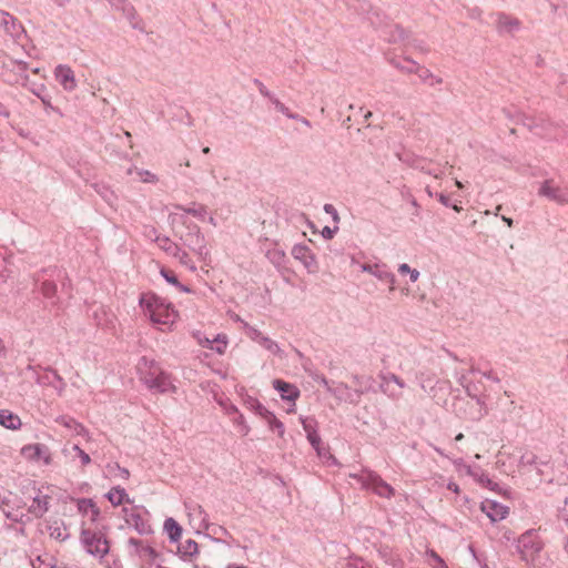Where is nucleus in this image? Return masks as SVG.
Instances as JSON below:
<instances>
[{
	"mask_svg": "<svg viewBox=\"0 0 568 568\" xmlns=\"http://www.w3.org/2000/svg\"><path fill=\"white\" fill-rule=\"evenodd\" d=\"M140 381L153 393L174 392L170 374L163 371L154 359L142 357L138 364Z\"/></svg>",
	"mask_w": 568,
	"mask_h": 568,
	"instance_id": "nucleus-1",
	"label": "nucleus"
},
{
	"mask_svg": "<svg viewBox=\"0 0 568 568\" xmlns=\"http://www.w3.org/2000/svg\"><path fill=\"white\" fill-rule=\"evenodd\" d=\"M139 302L155 325L170 328L179 317V313L172 304L155 294H142Z\"/></svg>",
	"mask_w": 568,
	"mask_h": 568,
	"instance_id": "nucleus-2",
	"label": "nucleus"
},
{
	"mask_svg": "<svg viewBox=\"0 0 568 568\" xmlns=\"http://www.w3.org/2000/svg\"><path fill=\"white\" fill-rule=\"evenodd\" d=\"M80 540L88 554L103 558L110 551L109 540L101 531L82 528Z\"/></svg>",
	"mask_w": 568,
	"mask_h": 568,
	"instance_id": "nucleus-3",
	"label": "nucleus"
},
{
	"mask_svg": "<svg viewBox=\"0 0 568 568\" xmlns=\"http://www.w3.org/2000/svg\"><path fill=\"white\" fill-rule=\"evenodd\" d=\"M458 383L463 386L467 396L471 398V402L468 403L470 406L469 412L466 413L465 417L470 420L478 422L487 416L489 408L487 406L485 396H479L473 393L471 384L467 382L465 374H462L458 377Z\"/></svg>",
	"mask_w": 568,
	"mask_h": 568,
	"instance_id": "nucleus-4",
	"label": "nucleus"
},
{
	"mask_svg": "<svg viewBox=\"0 0 568 568\" xmlns=\"http://www.w3.org/2000/svg\"><path fill=\"white\" fill-rule=\"evenodd\" d=\"M356 478L359 484L366 488L372 489L376 495L384 498H392L395 494L394 488L384 481L379 475L371 470H362L359 474L351 475Z\"/></svg>",
	"mask_w": 568,
	"mask_h": 568,
	"instance_id": "nucleus-5",
	"label": "nucleus"
},
{
	"mask_svg": "<svg viewBox=\"0 0 568 568\" xmlns=\"http://www.w3.org/2000/svg\"><path fill=\"white\" fill-rule=\"evenodd\" d=\"M538 195L558 205L568 204V186L558 184L554 179H546L541 182Z\"/></svg>",
	"mask_w": 568,
	"mask_h": 568,
	"instance_id": "nucleus-6",
	"label": "nucleus"
},
{
	"mask_svg": "<svg viewBox=\"0 0 568 568\" xmlns=\"http://www.w3.org/2000/svg\"><path fill=\"white\" fill-rule=\"evenodd\" d=\"M517 549L523 560L532 561L541 550V542L535 531L528 530L519 537Z\"/></svg>",
	"mask_w": 568,
	"mask_h": 568,
	"instance_id": "nucleus-7",
	"label": "nucleus"
},
{
	"mask_svg": "<svg viewBox=\"0 0 568 568\" xmlns=\"http://www.w3.org/2000/svg\"><path fill=\"white\" fill-rule=\"evenodd\" d=\"M182 240L184 241L185 245H187L200 256H206L209 254V251L206 250L205 237L196 224L187 225V233L182 235Z\"/></svg>",
	"mask_w": 568,
	"mask_h": 568,
	"instance_id": "nucleus-8",
	"label": "nucleus"
},
{
	"mask_svg": "<svg viewBox=\"0 0 568 568\" xmlns=\"http://www.w3.org/2000/svg\"><path fill=\"white\" fill-rule=\"evenodd\" d=\"M122 513L128 525L133 526L140 535H146L152 531L148 520L140 514L138 507H123Z\"/></svg>",
	"mask_w": 568,
	"mask_h": 568,
	"instance_id": "nucleus-9",
	"label": "nucleus"
},
{
	"mask_svg": "<svg viewBox=\"0 0 568 568\" xmlns=\"http://www.w3.org/2000/svg\"><path fill=\"white\" fill-rule=\"evenodd\" d=\"M292 255L304 265L308 273H315L318 271V264L315 255L307 245L295 244L292 248Z\"/></svg>",
	"mask_w": 568,
	"mask_h": 568,
	"instance_id": "nucleus-10",
	"label": "nucleus"
},
{
	"mask_svg": "<svg viewBox=\"0 0 568 568\" xmlns=\"http://www.w3.org/2000/svg\"><path fill=\"white\" fill-rule=\"evenodd\" d=\"M54 77L59 84L68 92L77 88V80L73 70L67 64H59L54 69Z\"/></svg>",
	"mask_w": 568,
	"mask_h": 568,
	"instance_id": "nucleus-11",
	"label": "nucleus"
},
{
	"mask_svg": "<svg viewBox=\"0 0 568 568\" xmlns=\"http://www.w3.org/2000/svg\"><path fill=\"white\" fill-rule=\"evenodd\" d=\"M361 270L363 272L372 274L379 281L387 282L389 284V292L395 291L396 277L392 272H389L386 268V266H381L378 264H362Z\"/></svg>",
	"mask_w": 568,
	"mask_h": 568,
	"instance_id": "nucleus-12",
	"label": "nucleus"
},
{
	"mask_svg": "<svg viewBox=\"0 0 568 568\" xmlns=\"http://www.w3.org/2000/svg\"><path fill=\"white\" fill-rule=\"evenodd\" d=\"M0 29L13 39H19L24 32L18 19L7 11H0Z\"/></svg>",
	"mask_w": 568,
	"mask_h": 568,
	"instance_id": "nucleus-13",
	"label": "nucleus"
},
{
	"mask_svg": "<svg viewBox=\"0 0 568 568\" xmlns=\"http://www.w3.org/2000/svg\"><path fill=\"white\" fill-rule=\"evenodd\" d=\"M481 510L493 523L505 519L509 513V508L507 506L489 499L481 503Z\"/></svg>",
	"mask_w": 568,
	"mask_h": 568,
	"instance_id": "nucleus-14",
	"label": "nucleus"
},
{
	"mask_svg": "<svg viewBox=\"0 0 568 568\" xmlns=\"http://www.w3.org/2000/svg\"><path fill=\"white\" fill-rule=\"evenodd\" d=\"M273 387L281 394L284 400L295 402L300 396V390L294 385L282 379H274Z\"/></svg>",
	"mask_w": 568,
	"mask_h": 568,
	"instance_id": "nucleus-15",
	"label": "nucleus"
},
{
	"mask_svg": "<svg viewBox=\"0 0 568 568\" xmlns=\"http://www.w3.org/2000/svg\"><path fill=\"white\" fill-rule=\"evenodd\" d=\"M338 400L348 402V403H357V399L362 395V392H355L354 394L351 392L349 387L344 383H336L331 393Z\"/></svg>",
	"mask_w": 568,
	"mask_h": 568,
	"instance_id": "nucleus-16",
	"label": "nucleus"
},
{
	"mask_svg": "<svg viewBox=\"0 0 568 568\" xmlns=\"http://www.w3.org/2000/svg\"><path fill=\"white\" fill-rule=\"evenodd\" d=\"M49 500L50 497L48 495H41L39 493L33 497L32 504L29 507V513L36 518H41L49 510Z\"/></svg>",
	"mask_w": 568,
	"mask_h": 568,
	"instance_id": "nucleus-17",
	"label": "nucleus"
},
{
	"mask_svg": "<svg viewBox=\"0 0 568 568\" xmlns=\"http://www.w3.org/2000/svg\"><path fill=\"white\" fill-rule=\"evenodd\" d=\"M48 530L51 538L61 542L65 541L70 537L64 523L60 519L50 521L48 525Z\"/></svg>",
	"mask_w": 568,
	"mask_h": 568,
	"instance_id": "nucleus-18",
	"label": "nucleus"
},
{
	"mask_svg": "<svg viewBox=\"0 0 568 568\" xmlns=\"http://www.w3.org/2000/svg\"><path fill=\"white\" fill-rule=\"evenodd\" d=\"M0 425L8 429H19L22 425L21 419L18 415L13 414L8 409L0 410Z\"/></svg>",
	"mask_w": 568,
	"mask_h": 568,
	"instance_id": "nucleus-19",
	"label": "nucleus"
},
{
	"mask_svg": "<svg viewBox=\"0 0 568 568\" xmlns=\"http://www.w3.org/2000/svg\"><path fill=\"white\" fill-rule=\"evenodd\" d=\"M105 496L114 507L120 506L123 503H132L125 489L120 486L113 487Z\"/></svg>",
	"mask_w": 568,
	"mask_h": 568,
	"instance_id": "nucleus-20",
	"label": "nucleus"
},
{
	"mask_svg": "<svg viewBox=\"0 0 568 568\" xmlns=\"http://www.w3.org/2000/svg\"><path fill=\"white\" fill-rule=\"evenodd\" d=\"M22 452L24 454H28L30 457L36 458V459L43 458L45 464L50 463L49 450H48V448L44 445H41V444L29 445V446H26L22 449Z\"/></svg>",
	"mask_w": 568,
	"mask_h": 568,
	"instance_id": "nucleus-21",
	"label": "nucleus"
},
{
	"mask_svg": "<svg viewBox=\"0 0 568 568\" xmlns=\"http://www.w3.org/2000/svg\"><path fill=\"white\" fill-rule=\"evenodd\" d=\"M129 545L135 548V554L141 557H149L150 559H154L158 556V552L151 547L142 544L140 539L130 538Z\"/></svg>",
	"mask_w": 568,
	"mask_h": 568,
	"instance_id": "nucleus-22",
	"label": "nucleus"
},
{
	"mask_svg": "<svg viewBox=\"0 0 568 568\" xmlns=\"http://www.w3.org/2000/svg\"><path fill=\"white\" fill-rule=\"evenodd\" d=\"M114 10L122 12V14L131 22L133 23L136 12L134 7L128 1V0H118L114 2V6L112 7ZM135 27L134 24H132Z\"/></svg>",
	"mask_w": 568,
	"mask_h": 568,
	"instance_id": "nucleus-23",
	"label": "nucleus"
},
{
	"mask_svg": "<svg viewBox=\"0 0 568 568\" xmlns=\"http://www.w3.org/2000/svg\"><path fill=\"white\" fill-rule=\"evenodd\" d=\"M164 530L168 532L171 541H178L182 536V527L173 518H168L164 521Z\"/></svg>",
	"mask_w": 568,
	"mask_h": 568,
	"instance_id": "nucleus-24",
	"label": "nucleus"
},
{
	"mask_svg": "<svg viewBox=\"0 0 568 568\" xmlns=\"http://www.w3.org/2000/svg\"><path fill=\"white\" fill-rule=\"evenodd\" d=\"M31 91H32L33 94H36L41 100V102L43 103V105H44L47 111L51 110V111L60 113V110L54 108L51 104L50 95L44 94V91H45L44 84H39L36 88H32Z\"/></svg>",
	"mask_w": 568,
	"mask_h": 568,
	"instance_id": "nucleus-25",
	"label": "nucleus"
},
{
	"mask_svg": "<svg viewBox=\"0 0 568 568\" xmlns=\"http://www.w3.org/2000/svg\"><path fill=\"white\" fill-rule=\"evenodd\" d=\"M154 242H156L159 247L168 254L172 256L179 254V246L168 236H155Z\"/></svg>",
	"mask_w": 568,
	"mask_h": 568,
	"instance_id": "nucleus-26",
	"label": "nucleus"
},
{
	"mask_svg": "<svg viewBox=\"0 0 568 568\" xmlns=\"http://www.w3.org/2000/svg\"><path fill=\"white\" fill-rule=\"evenodd\" d=\"M262 418L268 424L272 430L277 432L278 436L283 437L285 433L284 424L277 419L272 412L268 410Z\"/></svg>",
	"mask_w": 568,
	"mask_h": 568,
	"instance_id": "nucleus-27",
	"label": "nucleus"
},
{
	"mask_svg": "<svg viewBox=\"0 0 568 568\" xmlns=\"http://www.w3.org/2000/svg\"><path fill=\"white\" fill-rule=\"evenodd\" d=\"M519 21L517 19H513L508 16L500 14L498 17V28L500 31L511 32L515 29H518Z\"/></svg>",
	"mask_w": 568,
	"mask_h": 568,
	"instance_id": "nucleus-28",
	"label": "nucleus"
},
{
	"mask_svg": "<svg viewBox=\"0 0 568 568\" xmlns=\"http://www.w3.org/2000/svg\"><path fill=\"white\" fill-rule=\"evenodd\" d=\"M262 347H264L266 351H268L271 354L275 355V356H278V357H283L284 356V352L283 349L280 347V345L271 339L270 337H261V344H260Z\"/></svg>",
	"mask_w": 568,
	"mask_h": 568,
	"instance_id": "nucleus-29",
	"label": "nucleus"
},
{
	"mask_svg": "<svg viewBox=\"0 0 568 568\" xmlns=\"http://www.w3.org/2000/svg\"><path fill=\"white\" fill-rule=\"evenodd\" d=\"M244 405L247 409L254 412L261 417H263L268 412V409L264 407L256 398L251 396L245 398Z\"/></svg>",
	"mask_w": 568,
	"mask_h": 568,
	"instance_id": "nucleus-30",
	"label": "nucleus"
},
{
	"mask_svg": "<svg viewBox=\"0 0 568 568\" xmlns=\"http://www.w3.org/2000/svg\"><path fill=\"white\" fill-rule=\"evenodd\" d=\"M432 161H429L430 163ZM427 163L428 161L426 159H422V158H418V159H415L413 162H412V166L428 174V175H432L434 176L435 179H440V174H437L436 173V170H432L427 166Z\"/></svg>",
	"mask_w": 568,
	"mask_h": 568,
	"instance_id": "nucleus-31",
	"label": "nucleus"
},
{
	"mask_svg": "<svg viewBox=\"0 0 568 568\" xmlns=\"http://www.w3.org/2000/svg\"><path fill=\"white\" fill-rule=\"evenodd\" d=\"M416 378L419 381V385H420L422 389H424L425 392L427 390L428 387L430 389H433L434 383H435V378H434L433 374H430L428 372H419L416 375Z\"/></svg>",
	"mask_w": 568,
	"mask_h": 568,
	"instance_id": "nucleus-32",
	"label": "nucleus"
},
{
	"mask_svg": "<svg viewBox=\"0 0 568 568\" xmlns=\"http://www.w3.org/2000/svg\"><path fill=\"white\" fill-rule=\"evenodd\" d=\"M175 209L183 211L187 214H192L193 216L199 217V219H204V216L206 214V207L204 205H197L196 207L195 206L184 207L183 205L178 204V205H175Z\"/></svg>",
	"mask_w": 568,
	"mask_h": 568,
	"instance_id": "nucleus-33",
	"label": "nucleus"
},
{
	"mask_svg": "<svg viewBox=\"0 0 568 568\" xmlns=\"http://www.w3.org/2000/svg\"><path fill=\"white\" fill-rule=\"evenodd\" d=\"M479 484L487 487L490 490L499 491V485L495 481H493L487 474H485L483 470L479 471L477 478H475Z\"/></svg>",
	"mask_w": 568,
	"mask_h": 568,
	"instance_id": "nucleus-34",
	"label": "nucleus"
},
{
	"mask_svg": "<svg viewBox=\"0 0 568 568\" xmlns=\"http://www.w3.org/2000/svg\"><path fill=\"white\" fill-rule=\"evenodd\" d=\"M407 73H416L419 77V79L424 82H427L428 80L430 81L432 78H434V74L429 69L420 67L418 64L416 68L407 69Z\"/></svg>",
	"mask_w": 568,
	"mask_h": 568,
	"instance_id": "nucleus-35",
	"label": "nucleus"
},
{
	"mask_svg": "<svg viewBox=\"0 0 568 568\" xmlns=\"http://www.w3.org/2000/svg\"><path fill=\"white\" fill-rule=\"evenodd\" d=\"M40 290L43 296L49 300L53 298L57 294V285L51 281L42 282Z\"/></svg>",
	"mask_w": 568,
	"mask_h": 568,
	"instance_id": "nucleus-36",
	"label": "nucleus"
},
{
	"mask_svg": "<svg viewBox=\"0 0 568 568\" xmlns=\"http://www.w3.org/2000/svg\"><path fill=\"white\" fill-rule=\"evenodd\" d=\"M398 272H399L400 274H403V275H404V274H409V278H410V282H412V283L417 282V281H418V278H419V275H420V274H419V272H418L417 270H415V268H410V266H409L408 264H406V263H403V264H400V265L398 266Z\"/></svg>",
	"mask_w": 568,
	"mask_h": 568,
	"instance_id": "nucleus-37",
	"label": "nucleus"
},
{
	"mask_svg": "<svg viewBox=\"0 0 568 568\" xmlns=\"http://www.w3.org/2000/svg\"><path fill=\"white\" fill-rule=\"evenodd\" d=\"M95 503L90 498H81L78 500L77 506L79 513L82 515H87L91 511L92 508H94Z\"/></svg>",
	"mask_w": 568,
	"mask_h": 568,
	"instance_id": "nucleus-38",
	"label": "nucleus"
},
{
	"mask_svg": "<svg viewBox=\"0 0 568 568\" xmlns=\"http://www.w3.org/2000/svg\"><path fill=\"white\" fill-rule=\"evenodd\" d=\"M381 389L384 394H386L392 399H399L402 397V392L399 389L393 388L386 382L381 383Z\"/></svg>",
	"mask_w": 568,
	"mask_h": 568,
	"instance_id": "nucleus-39",
	"label": "nucleus"
},
{
	"mask_svg": "<svg viewBox=\"0 0 568 568\" xmlns=\"http://www.w3.org/2000/svg\"><path fill=\"white\" fill-rule=\"evenodd\" d=\"M392 64L402 70V71H405L407 72V69H413V68H416L417 67V63L410 59H407L405 58L403 61H399V60H393L392 61Z\"/></svg>",
	"mask_w": 568,
	"mask_h": 568,
	"instance_id": "nucleus-40",
	"label": "nucleus"
},
{
	"mask_svg": "<svg viewBox=\"0 0 568 568\" xmlns=\"http://www.w3.org/2000/svg\"><path fill=\"white\" fill-rule=\"evenodd\" d=\"M381 379H382V382H386L388 385H390V383L396 384V386L399 389H402V388H404L406 386L404 381L402 378H399L397 375L393 374V373H388L386 375H382Z\"/></svg>",
	"mask_w": 568,
	"mask_h": 568,
	"instance_id": "nucleus-41",
	"label": "nucleus"
},
{
	"mask_svg": "<svg viewBox=\"0 0 568 568\" xmlns=\"http://www.w3.org/2000/svg\"><path fill=\"white\" fill-rule=\"evenodd\" d=\"M300 419H301L304 430L306 432V435L317 433V430H316L317 423L314 418L301 417Z\"/></svg>",
	"mask_w": 568,
	"mask_h": 568,
	"instance_id": "nucleus-42",
	"label": "nucleus"
},
{
	"mask_svg": "<svg viewBox=\"0 0 568 568\" xmlns=\"http://www.w3.org/2000/svg\"><path fill=\"white\" fill-rule=\"evenodd\" d=\"M210 343V341H207ZM210 348L215 351L219 354H223L226 348V341L225 337L221 339V336L219 335L213 342H211Z\"/></svg>",
	"mask_w": 568,
	"mask_h": 568,
	"instance_id": "nucleus-43",
	"label": "nucleus"
},
{
	"mask_svg": "<svg viewBox=\"0 0 568 568\" xmlns=\"http://www.w3.org/2000/svg\"><path fill=\"white\" fill-rule=\"evenodd\" d=\"M173 256L179 258L180 263L187 266L190 270L194 271L196 268L195 265L191 263L189 254L185 251L181 250L180 247H179V254L173 255Z\"/></svg>",
	"mask_w": 568,
	"mask_h": 568,
	"instance_id": "nucleus-44",
	"label": "nucleus"
},
{
	"mask_svg": "<svg viewBox=\"0 0 568 568\" xmlns=\"http://www.w3.org/2000/svg\"><path fill=\"white\" fill-rule=\"evenodd\" d=\"M406 38L405 30L400 28L399 26L394 27V31H392L390 36L388 37L389 42H397L400 40H404Z\"/></svg>",
	"mask_w": 568,
	"mask_h": 568,
	"instance_id": "nucleus-45",
	"label": "nucleus"
},
{
	"mask_svg": "<svg viewBox=\"0 0 568 568\" xmlns=\"http://www.w3.org/2000/svg\"><path fill=\"white\" fill-rule=\"evenodd\" d=\"M345 568H372L364 559L355 557L351 558Z\"/></svg>",
	"mask_w": 568,
	"mask_h": 568,
	"instance_id": "nucleus-46",
	"label": "nucleus"
},
{
	"mask_svg": "<svg viewBox=\"0 0 568 568\" xmlns=\"http://www.w3.org/2000/svg\"><path fill=\"white\" fill-rule=\"evenodd\" d=\"M307 439H308L310 444L312 445V447L321 456L322 455V449H321L322 439H321L320 435L317 433L307 435Z\"/></svg>",
	"mask_w": 568,
	"mask_h": 568,
	"instance_id": "nucleus-47",
	"label": "nucleus"
},
{
	"mask_svg": "<svg viewBox=\"0 0 568 568\" xmlns=\"http://www.w3.org/2000/svg\"><path fill=\"white\" fill-rule=\"evenodd\" d=\"M55 423H58L71 430L74 427L77 420L70 416L61 415L55 418Z\"/></svg>",
	"mask_w": 568,
	"mask_h": 568,
	"instance_id": "nucleus-48",
	"label": "nucleus"
},
{
	"mask_svg": "<svg viewBox=\"0 0 568 568\" xmlns=\"http://www.w3.org/2000/svg\"><path fill=\"white\" fill-rule=\"evenodd\" d=\"M254 84L257 87L261 95H263L264 98H267L268 100L274 98V94L258 79L254 80Z\"/></svg>",
	"mask_w": 568,
	"mask_h": 568,
	"instance_id": "nucleus-49",
	"label": "nucleus"
},
{
	"mask_svg": "<svg viewBox=\"0 0 568 568\" xmlns=\"http://www.w3.org/2000/svg\"><path fill=\"white\" fill-rule=\"evenodd\" d=\"M72 449H73V450L78 454V456L80 457L82 465H84V466H85V465H88V464H90V463H91V458H90L89 454H87L83 449H81V448L79 447V445H74V446L72 447Z\"/></svg>",
	"mask_w": 568,
	"mask_h": 568,
	"instance_id": "nucleus-50",
	"label": "nucleus"
},
{
	"mask_svg": "<svg viewBox=\"0 0 568 568\" xmlns=\"http://www.w3.org/2000/svg\"><path fill=\"white\" fill-rule=\"evenodd\" d=\"M139 175L141 176V180L145 183L158 182L156 175L151 173L150 171H141V172H139Z\"/></svg>",
	"mask_w": 568,
	"mask_h": 568,
	"instance_id": "nucleus-51",
	"label": "nucleus"
},
{
	"mask_svg": "<svg viewBox=\"0 0 568 568\" xmlns=\"http://www.w3.org/2000/svg\"><path fill=\"white\" fill-rule=\"evenodd\" d=\"M161 275L165 278L166 282L173 284V285H176L179 284V280L176 277V275L171 272V271H166L164 268L161 270Z\"/></svg>",
	"mask_w": 568,
	"mask_h": 568,
	"instance_id": "nucleus-52",
	"label": "nucleus"
},
{
	"mask_svg": "<svg viewBox=\"0 0 568 568\" xmlns=\"http://www.w3.org/2000/svg\"><path fill=\"white\" fill-rule=\"evenodd\" d=\"M325 213L329 214L334 222H339V214L333 204L324 205Z\"/></svg>",
	"mask_w": 568,
	"mask_h": 568,
	"instance_id": "nucleus-53",
	"label": "nucleus"
},
{
	"mask_svg": "<svg viewBox=\"0 0 568 568\" xmlns=\"http://www.w3.org/2000/svg\"><path fill=\"white\" fill-rule=\"evenodd\" d=\"M49 372L52 374V378H53L57 383L61 384V387H57V390L59 392V394H61V393L64 390V388H65V382H64V379H63V378H62V377L57 373V371H54V369H49Z\"/></svg>",
	"mask_w": 568,
	"mask_h": 568,
	"instance_id": "nucleus-54",
	"label": "nucleus"
},
{
	"mask_svg": "<svg viewBox=\"0 0 568 568\" xmlns=\"http://www.w3.org/2000/svg\"><path fill=\"white\" fill-rule=\"evenodd\" d=\"M270 102L275 106V109L281 112L282 114L287 113V106H285L284 103H282L275 95L270 100Z\"/></svg>",
	"mask_w": 568,
	"mask_h": 568,
	"instance_id": "nucleus-55",
	"label": "nucleus"
},
{
	"mask_svg": "<svg viewBox=\"0 0 568 568\" xmlns=\"http://www.w3.org/2000/svg\"><path fill=\"white\" fill-rule=\"evenodd\" d=\"M536 455L534 454H524L521 457H520V460H519V464L523 465V466H526V465H532L535 464L536 462Z\"/></svg>",
	"mask_w": 568,
	"mask_h": 568,
	"instance_id": "nucleus-56",
	"label": "nucleus"
},
{
	"mask_svg": "<svg viewBox=\"0 0 568 568\" xmlns=\"http://www.w3.org/2000/svg\"><path fill=\"white\" fill-rule=\"evenodd\" d=\"M248 336L256 343L261 344V337H265L258 329L250 327Z\"/></svg>",
	"mask_w": 568,
	"mask_h": 568,
	"instance_id": "nucleus-57",
	"label": "nucleus"
},
{
	"mask_svg": "<svg viewBox=\"0 0 568 568\" xmlns=\"http://www.w3.org/2000/svg\"><path fill=\"white\" fill-rule=\"evenodd\" d=\"M338 227L335 226V227H329V226H325L323 230H322V235L324 239L326 240H331L333 239V236L335 235V233L337 232Z\"/></svg>",
	"mask_w": 568,
	"mask_h": 568,
	"instance_id": "nucleus-58",
	"label": "nucleus"
},
{
	"mask_svg": "<svg viewBox=\"0 0 568 568\" xmlns=\"http://www.w3.org/2000/svg\"><path fill=\"white\" fill-rule=\"evenodd\" d=\"M317 381L325 387V389L328 392V393H332L333 390V387L335 385V383H331L328 379H326L324 376H321L317 378Z\"/></svg>",
	"mask_w": 568,
	"mask_h": 568,
	"instance_id": "nucleus-59",
	"label": "nucleus"
},
{
	"mask_svg": "<svg viewBox=\"0 0 568 568\" xmlns=\"http://www.w3.org/2000/svg\"><path fill=\"white\" fill-rule=\"evenodd\" d=\"M196 551H197V544L194 540H191V539L187 540L185 552L189 555H193Z\"/></svg>",
	"mask_w": 568,
	"mask_h": 568,
	"instance_id": "nucleus-60",
	"label": "nucleus"
},
{
	"mask_svg": "<svg viewBox=\"0 0 568 568\" xmlns=\"http://www.w3.org/2000/svg\"><path fill=\"white\" fill-rule=\"evenodd\" d=\"M464 468L466 470V474L471 476L473 478H477L479 471L481 470L480 468H471L470 466L467 465H464Z\"/></svg>",
	"mask_w": 568,
	"mask_h": 568,
	"instance_id": "nucleus-61",
	"label": "nucleus"
},
{
	"mask_svg": "<svg viewBox=\"0 0 568 568\" xmlns=\"http://www.w3.org/2000/svg\"><path fill=\"white\" fill-rule=\"evenodd\" d=\"M71 430L77 435H83L87 433L84 426L78 422L75 423L74 427Z\"/></svg>",
	"mask_w": 568,
	"mask_h": 568,
	"instance_id": "nucleus-62",
	"label": "nucleus"
},
{
	"mask_svg": "<svg viewBox=\"0 0 568 568\" xmlns=\"http://www.w3.org/2000/svg\"><path fill=\"white\" fill-rule=\"evenodd\" d=\"M37 382L40 385H53V382L51 381L49 375L38 377Z\"/></svg>",
	"mask_w": 568,
	"mask_h": 568,
	"instance_id": "nucleus-63",
	"label": "nucleus"
},
{
	"mask_svg": "<svg viewBox=\"0 0 568 568\" xmlns=\"http://www.w3.org/2000/svg\"><path fill=\"white\" fill-rule=\"evenodd\" d=\"M436 196L443 205L450 206L449 197L447 195H445L444 193H438L436 194Z\"/></svg>",
	"mask_w": 568,
	"mask_h": 568,
	"instance_id": "nucleus-64",
	"label": "nucleus"
}]
</instances>
